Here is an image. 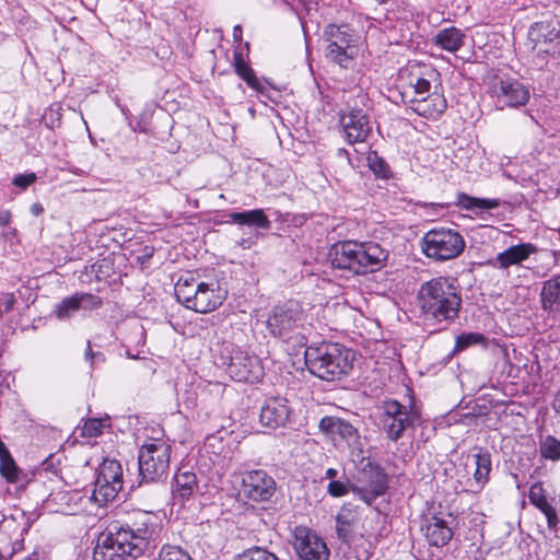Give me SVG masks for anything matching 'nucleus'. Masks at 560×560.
<instances>
[{"label": "nucleus", "mask_w": 560, "mask_h": 560, "mask_svg": "<svg viewBox=\"0 0 560 560\" xmlns=\"http://www.w3.org/2000/svg\"><path fill=\"white\" fill-rule=\"evenodd\" d=\"M293 537V547L301 560H328L326 542L307 527H295Z\"/></svg>", "instance_id": "obj_14"}, {"label": "nucleus", "mask_w": 560, "mask_h": 560, "mask_svg": "<svg viewBox=\"0 0 560 560\" xmlns=\"http://www.w3.org/2000/svg\"><path fill=\"white\" fill-rule=\"evenodd\" d=\"M486 337L480 332L462 334L456 338V348L464 350L470 346L485 343Z\"/></svg>", "instance_id": "obj_43"}, {"label": "nucleus", "mask_w": 560, "mask_h": 560, "mask_svg": "<svg viewBox=\"0 0 560 560\" xmlns=\"http://www.w3.org/2000/svg\"><path fill=\"white\" fill-rule=\"evenodd\" d=\"M340 124L349 143H361L371 133L372 127L366 112L358 108L357 104L340 115Z\"/></svg>", "instance_id": "obj_16"}, {"label": "nucleus", "mask_w": 560, "mask_h": 560, "mask_svg": "<svg viewBox=\"0 0 560 560\" xmlns=\"http://www.w3.org/2000/svg\"><path fill=\"white\" fill-rule=\"evenodd\" d=\"M349 491H351V487L349 488L347 483L341 482L339 480H331L327 486V492L334 498H339L346 495Z\"/></svg>", "instance_id": "obj_47"}, {"label": "nucleus", "mask_w": 560, "mask_h": 560, "mask_svg": "<svg viewBox=\"0 0 560 560\" xmlns=\"http://www.w3.org/2000/svg\"><path fill=\"white\" fill-rule=\"evenodd\" d=\"M536 252L537 247L534 244L520 243L499 253L491 265L497 269L508 270L511 266L521 265Z\"/></svg>", "instance_id": "obj_21"}, {"label": "nucleus", "mask_w": 560, "mask_h": 560, "mask_svg": "<svg viewBox=\"0 0 560 560\" xmlns=\"http://www.w3.org/2000/svg\"><path fill=\"white\" fill-rule=\"evenodd\" d=\"M241 245H242L244 248L249 247V244H247V241H245V240H243V241L241 242Z\"/></svg>", "instance_id": "obj_59"}, {"label": "nucleus", "mask_w": 560, "mask_h": 560, "mask_svg": "<svg viewBox=\"0 0 560 560\" xmlns=\"http://www.w3.org/2000/svg\"><path fill=\"white\" fill-rule=\"evenodd\" d=\"M326 42L352 47L355 39L348 25H329L325 31Z\"/></svg>", "instance_id": "obj_32"}, {"label": "nucleus", "mask_w": 560, "mask_h": 560, "mask_svg": "<svg viewBox=\"0 0 560 560\" xmlns=\"http://www.w3.org/2000/svg\"><path fill=\"white\" fill-rule=\"evenodd\" d=\"M93 269L97 272V273H102L105 276V272L102 270L103 267H106L107 268V264H106V260H102L101 262H96L94 264L93 266Z\"/></svg>", "instance_id": "obj_52"}, {"label": "nucleus", "mask_w": 560, "mask_h": 560, "mask_svg": "<svg viewBox=\"0 0 560 560\" xmlns=\"http://www.w3.org/2000/svg\"><path fill=\"white\" fill-rule=\"evenodd\" d=\"M560 38H549L547 43L526 46L535 56L546 59L559 52Z\"/></svg>", "instance_id": "obj_37"}, {"label": "nucleus", "mask_w": 560, "mask_h": 560, "mask_svg": "<svg viewBox=\"0 0 560 560\" xmlns=\"http://www.w3.org/2000/svg\"><path fill=\"white\" fill-rule=\"evenodd\" d=\"M410 108L419 116L425 118L436 119L447 108V102L445 97L438 93H429L421 97H412L410 101Z\"/></svg>", "instance_id": "obj_22"}, {"label": "nucleus", "mask_w": 560, "mask_h": 560, "mask_svg": "<svg viewBox=\"0 0 560 560\" xmlns=\"http://www.w3.org/2000/svg\"><path fill=\"white\" fill-rule=\"evenodd\" d=\"M349 47L328 43L326 47V57L337 62L341 67H347L351 56L348 54Z\"/></svg>", "instance_id": "obj_39"}, {"label": "nucleus", "mask_w": 560, "mask_h": 560, "mask_svg": "<svg viewBox=\"0 0 560 560\" xmlns=\"http://www.w3.org/2000/svg\"><path fill=\"white\" fill-rule=\"evenodd\" d=\"M540 301L545 311H560V275L544 282Z\"/></svg>", "instance_id": "obj_28"}, {"label": "nucleus", "mask_w": 560, "mask_h": 560, "mask_svg": "<svg viewBox=\"0 0 560 560\" xmlns=\"http://www.w3.org/2000/svg\"><path fill=\"white\" fill-rule=\"evenodd\" d=\"M15 304V298L13 293H4L0 300V315L3 313H9L13 310Z\"/></svg>", "instance_id": "obj_50"}, {"label": "nucleus", "mask_w": 560, "mask_h": 560, "mask_svg": "<svg viewBox=\"0 0 560 560\" xmlns=\"http://www.w3.org/2000/svg\"><path fill=\"white\" fill-rule=\"evenodd\" d=\"M234 65L236 73L254 90L260 91L261 84L255 75L254 70L244 61L241 54H235Z\"/></svg>", "instance_id": "obj_34"}, {"label": "nucleus", "mask_w": 560, "mask_h": 560, "mask_svg": "<svg viewBox=\"0 0 560 560\" xmlns=\"http://www.w3.org/2000/svg\"><path fill=\"white\" fill-rule=\"evenodd\" d=\"M171 459V445L160 439L147 441L139 450V476L142 481L155 482L166 478Z\"/></svg>", "instance_id": "obj_6"}, {"label": "nucleus", "mask_w": 560, "mask_h": 560, "mask_svg": "<svg viewBox=\"0 0 560 560\" xmlns=\"http://www.w3.org/2000/svg\"><path fill=\"white\" fill-rule=\"evenodd\" d=\"M230 221L241 225L268 230L270 220L262 209H254L243 212H232L229 214Z\"/></svg>", "instance_id": "obj_27"}, {"label": "nucleus", "mask_w": 560, "mask_h": 560, "mask_svg": "<svg viewBox=\"0 0 560 560\" xmlns=\"http://www.w3.org/2000/svg\"><path fill=\"white\" fill-rule=\"evenodd\" d=\"M540 456L545 459L557 462L560 459V441L552 435H547L539 443Z\"/></svg>", "instance_id": "obj_36"}, {"label": "nucleus", "mask_w": 560, "mask_h": 560, "mask_svg": "<svg viewBox=\"0 0 560 560\" xmlns=\"http://www.w3.org/2000/svg\"><path fill=\"white\" fill-rule=\"evenodd\" d=\"M241 27L237 25L234 27V36L237 37V34L240 33L241 34Z\"/></svg>", "instance_id": "obj_58"}, {"label": "nucleus", "mask_w": 560, "mask_h": 560, "mask_svg": "<svg viewBox=\"0 0 560 560\" xmlns=\"http://www.w3.org/2000/svg\"><path fill=\"white\" fill-rule=\"evenodd\" d=\"M0 472L9 482L16 481L19 468L11 455H2L0 459Z\"/></svg>", "instance_id": "obj_41"}, {"label": "nucleus", "mask_w": 560, "mask_h": 560, "mask_svg": "<svg viewBox=\"0 0 560 560\" xmlns=\"http://www.w3.org/2000/svg\"><path fill=\"white\" fill-rule=\"evenodd\" d=\"M277 483L265 470L256 469L244 474L242 478V493L254 502H267L276 493Z\"/></svg>", "instance_id": "obj_13"}, {"label": "nucleus", "mask_w": 560, "mask_h": 560, "mask_svg": "<svg viewBox=\"0 0 560 560\" xmlns=\"http://www.w3.org/2000/svg\"><path fill=\"white\" fill-rule=\"evenodd\" d=\"M491 97L499 108H517L528 103L530 91L517 79L497 75L490 85Z\"/></svg>", "instance_id": "obj_12"}, {"label": "nucleus", "mask_w": 560, "mask_h": 560, "mask_svg": "<svg viewBox=\"0 0 560 560\" xmlns=\"http://www.w3.org/2000/svg\"><path fill=\"white\" fill-rule=\"evenodd\" d=\"M549 38H560V31L556 28L552 22H536L528 30L525 45L530 46L547 43Z\"/></svg>", "instance_id": "obj_29"}, {"label": "nucleus", "mask_w": 560, "mask_h": 560, "mask_svg": "<svg viewBox=\"0 0 560 560\" xmlns=\"http://www.w3.org/2000/svg\"><path fill=\"white\" fill-rule=\"evenodd\" d=\"M552 406H553L555 411L560 416V390L558 392L557 396L555 397Z\"/></svg>", "instance_id": "obj_54"}, {"label": "nucleus", "mask_w": 560, "mask_h": 560, "mask_svg": "<svg viewBox=\"0 0 560 560\" xmlns=\"http://www.w3.org/2000/svg\"><path fill=\"white\" fill-rule=\"evenodd\" d=\"M159 532L149 512H137L125 523L114 522L98 537L93 560H137L156 548Z\"/></svg>", "instance_id": "obj_1"}, {"label": "nucleus", "mask_w": 560, "mask_h": 560, "mask_svg": "<svg viewBox=\"0 0 560 560\" xmlns=\"http://www.w3.org/2000/svg\"><path fill=\"white\" fill-rule=\"evenodd\" d=\"M84 358L86 361L91 363V366H93L95 363H103L105 362V355L100 351H93L91 347V341H88L86 349L84 353Z\"/></svg>", "instance_id": "obj_48"}, {"label": "nucleus", "mask_w": 560, "mask_h": 560, "mask_svg": "<svg viewBox=\"0 0 560 560\" xmlns=\"http://www.w3.org/2000/svg\"><path fill=\"white\" fill-rule=\"evenodd\" d=\"M10 218H11L10 212H8V211L0 212V225H3V226L8 225L10 222Z\"/></svg>", "instance_id": "obj_51"}, {"label": "nucleus", "mask_w": 560, "mask_h": 560, "mask_svg": "<svg viewBox=\"0 0 560 560\" xmlns=\"http://www.w3.org/2000/svg\"><path fill=\"white\" fill-rule=\"evenodd\" d=\"M225 296V291L217 282H199L192 311L197 313L212 312L223 303Z\"/></svg>", "instance_id": "obj_20"}, {"label": "nucleus", "mask_w": 560, "mask_h": 560, "mask_svg": "<svg viewBox=\"0 0 560 560\" xmlns=\"http://www.w3.org/2000/svg\"><path fill=\"white\" fill-rule=\"evenodd\" d=\"M536 508L546 516L548 527L556 528L559 524L556 509L548 501L537 504Z\"/></svg>", "instance_id": "obj_44"}, {"label": "nucleus", "mask_w": 560, "mask_h": 560, "mask_svg": "<svg viewBox=\"0 0 560 560\" xmlns=\"http://www.w3.org/2000/svg\"><path fill=\"white\" fill-rule=\"evenodd\" d=\"M122 468L118 460L105 459L97 470L94 489L91 495L98 505L115 500L122 489Z\"/></svg>", "instance_id": "obj_10"}, {"label": "nucleus", "mask_w": 560, "mask_h": 560, "mask_svg": "<svg viewBox=\"0 0 560 560\" xmlns=\"http://www.w3.org/2000/svg\"><path fill=\"white\" fill-rule=\"evenodd\" d=\"M318 428L323 433L331 438L339 436L349 444L359 440L357 428L338 417L326 416L322 418Z\"/></svg>", "instance_id": "obj_23"}, {"label": "nucleus", "mask_w": 560, "mask_h": 560, "mask_svg": "<svg viewBox=\"0 0 560 560\" xmlns=\"http://www.w3.org/2000/svg\"><path fill=\"white\" fill-rule=\"evenodd\" d=\"M465 38L466 34L462 30L451 26L440 30L432 42L441 49L454 54L464 46Z\"/></svg>", "instance_id": "obj_25"}, {"label": "nucleus", "mask_w": 560, "mask_h": 560, "mask_svg": "<svg viewBox=\"0 0 560 560\" xmlns=\"http://www.w3.org/2000/svg\"><path fill=\"white\" fill-rule=\"evenodd\" d=\"M351 351L338 343L323 342L305 350V362L312 374L331 382L346 375L351 369Z\"/></svg>", "instance_id": "obj_4"}, {"label": "nucleus", "mask_w": 560, "mask_h": 560, "mask_svg": "<svg viewBox=\"0 0 560 560\" xmlns=\"http://www.w3.org/2000/svg\"><path fill=\"white\" fill-rule=\"evenodd\" d=\"M336 523H337V532H338V535L339 537L341 538H346L347 537V534L349 532V527L351 526L352 524V520L350 518V515L348 513V511H346L345 509L337 515V518H336Z\"/></svg>", "instance_id": "obj_45"}, {"label": "nucleus", "mask_w": 560, "mask_h": 560, "mask_svg": "<svg viewBox=\"0 0 560 560\" xmlns=\"http://www.w3.org/2000/svg\"><path fill=\"white\" fill-rule=\"evenodd\" d=\"M198 284L199 282L194 278H180L175 284V295L177 301L189 310L194 308L195 298H197L198 293Z\"/></svg>", "instance_id": "obj_30"}, {"label": "nucleus", "mask_w": 560, "mask_h": 560, "mask_svg": "<svg viewBox=\"0 0 560 560\" xmlns=\"http://www.w3.org/2000/svg\"><path fill=\"white\" fill-rule=\"evenodd\" d=\"M158 560H192L190 556L176 546L162 547Z\"/></svg>", "instance_id": "obj_42"}, {"label": "nucleus", "mask_w": 560, "mask_h": 560, "mask_svg": "<svg viewBox=\"0 0 560 560\" xmlns=\"http://www.w3.org/2000/svg\"><path fill=\"white\" fill-rule=\"evenodd\" d=\"M220 360L231 378L236 382L255 383L260 381L264 375L259 358L233 343L224 342L222 345Z\"/></svg>", "instance_id": "obj_5"}, {"label": "nucleus", "mask_w": 560, "mask_h": 560, "mask_svg": "<svg viewBox=\"0 0 560 560\" xmlns=\"http://www.w3.org/2000/svg\"><path fill=\"white\" fill-rule=\"evenodd\" d=\"M7 525L3 523V524H0V534H2V532L5 529Z\"/></svg>", "instance_id": "obj_60"}, {"label": "nucleus", "mask_w": 560, "mask_h": 560, "mask_svg": "<svg viewBox=\"0 0 560 560\" xmlns=\"http://www.w3.org/2000/svg\"><path fill=\"white\" fill-rule=\"evenodd\" d=\"M36 178L37 177L35 173L20 174L13 178V185L22 189H25L26 187L32 185L36 180Z\"/></svg>", "instance_id": "obj_49"}, {"label": "nucleus", "mask_w": 560, "mask_h": 560, "mask_svg": "<svg viewBox=\"0 0 560 560\" xmlns=\"http://www.w3.org/2000/svg\"><path fill=\"white\" fill-rule=\"evenodd\" d=\"M233 560H279V558L266 548L253 547L237 555Z\"/></svg>", "instance_id": "obj_40"}, {"label": "nucleus", "mask_w": 560, "mask_h": 560, "mask_svg": "<svg viewBox=\"0 0 560 560\" xmlns=\"http://www.w3.org/2000/svg\"><path fill=\"white\" fill-rule=\"evenodd\" d=\"M420 412L410 406H405L392 399L383 402L381 428L387 439L397 442L404 433L413 429L420 422Z\"/></svg>", "instance_id": "obj_9"}, {"label": "nucleus", "mask_w": 560, "mask_h": 560, "mask_svg": "<svg viewBox=\"0 0 560 560\" xmlns=\"http://www.w3.org/2000/svg\"><path fill=\"white\" fill-rule=\"evenodd\" d=\"M388 488V477L384 469L375 463L368 460L357 477V483L351 491L368 505L384 494Z\"/></svg>", "instance_id": "obj_11"}, {"label": "nucleus", "mask_w": 560, "mask_h": 560, "mask_svg": "<svg viewBox=\"0 0 560 560\" xmlns=\"http://www.w3.org/2000/svg\"><path fill=\"white\" fill-rule=\"evenodd\" d=\"M305 315L298 302L289 301L272 308L267 318V328L275 337L290 339L296 337L299 342L304 340Z\"/></svg>", "instance_id": "obj_7"}, {"label": "nucleus", "mask_w": 560, "mask_h": 560, "mask_svg": "<svg viewBox=\"0 0 560 560\" xmlns=\"http://www.w3.org/2000/svg\"><path fill=\"white\" fill-rule=\"evenodd\" d=\"M421 532L430 546L443 547L454 535V518L451 514L443 516L428 514L423 516Z\"/></svg>", "instance_id": "obj_15"}, {"label": "nucleus", "mask_w": 560, "mask_h": 560, "mask_svg": "<svg viewBox=\"0 0 560 560\" xmlns=\"http://www.w3.org/2000/svg\"><path fill=\"white\" fill-rule=\"evenodd\" d=\"M368 164L371 171L380 178L387 179L390 177L392 172L384 159L378 156L376 152H370L368 155Z\"/></svg>", "instance_id": "obj_38"}, {"label": "nucleus", "mask_w": 560, "mask_h": 560, "mask_svg": "<svg viewBox=\"0 0 560 560\" xmlns=\"http://www.w3.org/2000/svg\"><path fill=\"white\" fill-rule=\"evenodd\" d=\"M78 497L79 493L75 491H54L48 495L46 506L55 513L74 514L78 505Z\"/></svg>", "instance_id": "obj_24"}, {"label": "nucleus", "mask_w": 560, "mask_h": 560, "mask_svg": "<svg viewBox=\"0 0 560 560\" xmlns=\"http://www.w3.org/2000/svg\"><path fill=\"white\" fill-rule=\"evenodd\" d=\"M474 457L476 465L474 479L479 486L483 487L488 482L491 472V455L488 451L478 448Z\"/></svg>", "instance_id": "obj_31"}, {"label": "nucleus", "mask_w": 560, "mask_h": 560, "mask_svg": "<svg viewBox=\"0 0 560 560\" xmlns=\"http://www.w3.org/2000/svg\"><path fill=\"white\" fill-rule=\"evenodd\" d=\"M110 427V420L108 417L106 418H90L88 419L81 427L80 435L83 438H96L103 433L105 428Z\"/></svg>", "instance_id": "obj_35"}, {"label": "nucleus", "mask_w": 560, "mask_h": 560, "mask_svg": "<svg viewBox=\"0 0 560 560\" xmlns=\"http://www.w3.org/2000/svg\"><path fill=\"white\" fill-rule=\"evenodd\" d=\"M36 557H37V553H33L32 556H30V557L27 558V560H33V559H34V558H36Z\"/></svg>", "instance_id": "obj_61"}, {"label": "nucleus", "mask_w": 560, "mask_h": 560, "mask_svg": "<svg viewBox=\"0 0 560 560\" xmlns=\"http://www.w3.org/2000/svg\"><path fill=\"white\" fill-rule=\"evenodd\" d=\"M329 255L332 267L363 275L381 269L388 250L375 242L343 241L335 244Z\"/></svg>", "instance_id": "obj_3"}, {"label": "nucleus", "mask_w": 560, "mask_h": 560, "mask_svg": "<svg viewBox=\"0 0 560 560\" xmlns=\"http://www.w3.org/2000/svg\"><path fill=\"white\" fill-rule=\"evenodd\" d=\"M2 455H11L8 448L5 447L4 443L0 440V459L2 458Z\"/></svg>", "instance_id": "obj_56"}, {"label": "nucleus", "mask_w": 560, "mask_h": 560, "mask_svg": "<svg viewBox=\"0 0 560 560\" xmlns=\"http://www.w3.org/2000/svg\"><path fill=\"white\" fill-rule=\"evenodd\" d=\"M197 488V477L191 471H178L172 485V495L175 500L185 501L192 497Z\"/></svg>", "instance_id": "obj_26"}, {"label": "nucleus", "mask_w": 560, "mask_h": 560, "mask_svg": "<svg viewBox=\"0 0 560 560\" xmlns=\"http://www.w3.org/2000/svg\"><path fill=\"white\" fill-rule=\"evenodd\" d=\"M376 2H378L380 4H384L387 2V0H375Z\"/></svg>", "instance_id": "obj_62"}, {"label": "nucleus", "mask_w": 560, "mask_h": 560, "mask_svg": "<svg viewBox=\"0 0 560 560\" xmlns=\"http://www.w3.org/2000/svg\"><path fill=\"white\" fill-rule=\"evenodd\" d=\"M528 499H529V502L535 506L537 504L548 501L547 497H546V491H545L541 482H535L530 487L529 492H528Z\"/></svg>", "instance_id": "obj_46"}, {"label": "nucleus", "mask_w": 560, "mask_h": 560, "mask_svg": "<svg viewBox=\"0 0 560 560\" xmlns=\"http://www.w3.org/2000/svg\"><path fill=\"white\" fill-rule=\"evenodd\" d=\"M417 301L424 319L435 324H450L458 318L463 303L460 288L450 277H436L423 282L418 290Z\"/></svg>", "instance_id": "obj_2"}, {"label": "nucleus", "mask_w": 560, "mask_h": 560, "mask_svg": "<svg viewBox=\"0 0 560 560\" xmlns=\"http://www.w3.org/2000/svg\"><path fill=\"white\" fill-rule=\"evenodd\" d=\"M153 255V248L152 247H144L143 249V258L149 259Z\"/></svg>", "instance_id": "obj_57"}, {"label": "nucleus", "mask_w": 560, "mask_h": 560, "mask_svg": "<svg viewBox=\"0 0 560 560\" xmlns=\"http://www.w3.org/2000/svg\"><path fill=\"white\" fill-rule=\"evenodd\" d=\"M338 471L335 468H328L325 472L326 478L334 480V478L337 476Z\"/></svg>", "instance_id": "obj_55"}, {"label": "nucleus", "mask_w": 560, "mask_h": 560, "mask_svg": "<svg viewBox=\"0 0 560 560\" xmlns=\"http://www.w3.org/2000/svg\"><path fill=\"white\" fill-rule=\"evenodd\" d=\"M102 305L100 296L91 293H75L71 296L65 298L60 303L54 307V315L59 320L69 319L79 310H94Z\"/></svg>", "instance_id": "obj_19"}, {"label": "nucleus", "mask_w": 560, "mask_h": 560, "mask_svg": "<svg viewBox=\"0 0 560 560\" xmlns=\"http://www.w3.org/2000/svg\"><path fill=\"white\" fill-rule=\"evenodd\" d=\"M456 205L466 210H472L475 208L494 209L499 206V201L495 199L475 198L460 192L456 196Z\"/></svg>", "instance_id": "obj_33"}, {"label": "nucleus", "mask_w": 560, "mask_h": 560, "mask_svg": "<svg viewBox=\"0 0 560 560\" xmlns=\"http://www.w3.org/2000/svg\"><path fill=\"white\" fill-rule=\"evenodd\" d=\"M292 417V408L284 397H270L261 407L260 423L269 429H277L287 425Z\"/></svg>", "instance_id": "obj_17"}, {"label": "nucleus", "mask_w": 560, "mask_h": 560, "mask_svg": "<svg viewBox=\"0 0 560 560\" xmlns=\"http://www.w3.org/2000/svg\"><path fill=\"white\" fill-rule=\"evenodd\" d=\"M44 211V208L40 203H34L32 207H31V212L34 214V215H39L42 212Z\"/></svg>", "instance_id": "obj_53"}, {"label": "nucleus", "mask_w": 560, "mask_h": 560, "mask_svg": "<svg viewBox=\"0 0 560 560\" xmlns=\"http://www.w3.org/2000/svg\"><path fill=\"white\" fill-rule=\"evenodd\" d=\"M408 83L413 90V97L431 93L432 83L439 81L440 73L430 65L410 63L408 66Z\"/></svg>", "instance_id": "obj_18"}, {"label": "nucleus", "mask_w": 560, "mask_h": 560, "mask_svg": "<svg viewBox=\"0 0 560 560\" xmlns=\"http://www.w3.org/2000/svg\"><path fill=\"white\" fill-rule=\"evenodd\" d=\"M465 240L459 232L452 229H432L421 241L423 254L436 261L458 257L465 248Z\"/></svg>", "instance_id": "obj_8"}]
</instances>
